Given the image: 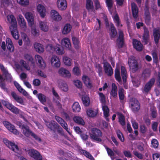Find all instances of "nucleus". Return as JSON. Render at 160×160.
Masks as SVG:
<instances>
[{"label":"nucleus","instance_id":"1","mask_svg":"<svg viewBox=\"0 0 160 160\" xmlns=\"http://www.w3.org/2000/svg\"><path fill=\"white\" fill-rule=\"evenodd\" d=\"M7 20L11 25L9 26V28L12 36L16 39H18L19 38V35L17 30V22L15 18L12 15L7 16Z\"/></svg>","mask_w":160,"mask_h":160},{"label":"nucleus","instance_id":"2","mask_svg":"<svg viewBox=\"0 0 160 160\" xmlns=\"http://www.w3.org/2000/svg\"><path fill=\"white\" fill-rule=\"evenodd\" d=\"M128 63L130 71L132 72H137L141 68V65L138 63L133 56H132L128 58Z\"/></svg>","mask_w":160,"mask_h":160},{"label":"nucleus","instance_id":"3","mask_svg":"<svg viewBox=\"0 0 160 160\" xmlns=\"http://www.w3.org/2000/svg\"><path fill=\"white\" fill-rule=\"evenodd\" d=\"M102 136L101 131L96 128H93L92 129V132L90 135L91 139L98 142H101L102 140L101 137Z\"/></svg>","mask_w":160,"mask_h":160},{"label":"nucleus","instance_id":"4","mask_svg":"<svg viewBox=\"0 0 160 160\" xmlns=\"http://www.w3.org/2000/svg\"><path fill=\"white\" fill-rule=\"evenodd\" d=\"M155 81V79L154 78H152L144 85L141 89L143 94H148L154 85Z\"/></svg>","mask_w":160,"mask_h":160},{"label":"nucleus","instance_id":"5","mask_svg":"<svg viewBox=\"0 0 160 160\" xmlns=\"http://www.w3.org/2000/svg\"><path fill=\"white\" fill-rule=\"evenodd\" d=\"M129 107L134 112L138 111L140 108V104L138 101L135 98H132L130 100Z\"/></svg>","mask_w":160,"mask_h":160},{"label":"nucleus","instance_id":"6","mask_svg":"<svg viewBox=\"0 0 160 160\" xmlns=\"http://www.w3.org/2000/svg\"><path fill=\"white\" fill-rule=\"evenodd\" d=\"M4 143L11 150L15 152L19 153L20 152L18 146L15 143L12 142L6 139L3 140Z\"/></svg>","mask_w":160,"mask_h":160},{"label":"nucleus","instance_id":"7","mask_svg":"<svg viewBox=\"0 0 160 160\" xmlns=\"http://www.w3.org/2000/svg\"><path fill=\"white\" fill-rule=\"evenodd\" d=\"M45 124L47 128L50 129L51 131L55 132L56 130L60 127L59 125L55 121L52 120L50 122H48L44 120Z\"/></svg>","mask_w":160,"mask_h":160},{"label":"nucleus","instance_id":"8","mask_svg":"<svg viewBox=\"0 0 160 160\" xmlns=\"http://www.w3.org/2000/svg\"><path fill=\"white\" fill-rule=\"evenodd\" d=\"M28 154L35 160H42V157L39 152L36 150L32 149L28 151Z\"/></svg>","mask_w":160,"mask_h":160},{"label":"nucleus","instance_id":"9","mask_svg":"<svg viewBox=\"0 0 160 160\" xmlns=\"http://www.w3.org/2000/svg\"><path fill=\"white\" fill-rule=\"evenodd\" d=\"M103 64V68L105 73L108 76H111L113 73V70L111 66L107 61H104Z\"/></svg>","mask_w":160,"mask_h":160},{"label":"nucleus","instance_id":"10","mask_svg":"<svg viewBox=\"0 0 160 160\" xmlns=\"http://www.w3.org/2000/svg\"><path fill=\"white\" fill-rule=\"evenodd\" d=\"M3 123L5 127L9 131L16 135H18L19 134L18 131L16 129L14 126L11 124L9 122L6 121H3Z\"/></svg>","mask_w":160,"mask_h":160},{"label":"nucleus","instance_id":"11","mask_svg":"<svg viewBox=\"0 0 160 160\" xmlns=\"http://www.w3.org/2000/svg\"><path fill=\"white\" fill-rule=\"evenodd\" d=\"M58 73L60 76L68 78H70L71 76L69 71L63 68H61L59 69Z\"/></svg>","mask_w":160,"mask_h":160},{"label":"nucleus","instance_id":"12","mask_svg":"<svg viewBox=\"0 0 160 160\" xmlns=\"http://www.w3.org/2000/svg\"><path fill=\"white\" fill-rule=\"evenodd\" d=\"M5 105L6 107L13 113L17 114H19L21 112L20 110L13 105L12 104L5 102Z\"/></svg>","mask_w":160,"mask_h":160},{"label":"nucleus","instance_id":"13","mask_svg":"<svg viewBox=\"0 0 160 160\" xmlns=\"http://www.w3.org/2000/svg\"><path fill=\"white\" fill-rule=\"evenodd\" d=\"M150 70L148 69H146L142 72L140 77L143 81L145 82L150 77Z\"/></svg>","mask_w":160,"mask_h":160},{"label":"nucleus","instance_id":"14","mask_svg":"<svg viewBox=\"0 0 160 160\" xmlns=\"http://www.w3.org/2000/svg\"><path fill=\"white\" fill-rule=\"evenodd\" d=\"M51 62L52 65L56 68L60 67L61 63L59 59L57 56L53 55L51 59Z\"/></svg>","mask_w":160,"mask_h":160},{"label":"nucleus","instance_id":"15","mask_svg":"<svg viewBox=\"0 0 160 160\" xmlns=\"http://www.w3.org/2000/svg\"><path fill=\"white\" fill-rule=\"evenodd\" d=\"M37 10L42 18H44L46 15V10L45 8L43 5L38 4L37 7Z\"/></svg>","mask_w":160,"mask_h":160},{"label":"nucleus","instance_id":"16","mask_svg":"<svg viewBox=\"0 0 160 160\" xmlns=\"http://www.w3.org/2000/svg\"><path fill=\"white\" fill-rule=\"evenodd\" d=\"M123 34L122 31H119V37L117 39V45L118 48L122 47L123 45Z\"/></svg>","mask_w":160,"mask_h":160},{"label":"nucleus","instance_id":"17","mask_svg":"<svg viewBox=\"0 0 160 160\" xmlns=\"http://www.w3.org/2000/svg\"><path fill=\"white\" fill-rule=\"evenodd\" d=\"M35 58L36 60L38 62V64L39 67L42 69L44 68L46 64L42 57L39 55H35Z\"/></svg>","mask_w":160,"mask_h":160},{"label":"nucleus","instance_id":"18","mask_svg":"<svg viewBox=\"0 0 160 160\" xmlns=\"http://www.w3.org/2000/svg\"><path fill=\"white\" fill-rule=\"evenodd\" d=\"M132 16L134 19H137L138 16V9L137 5L134 2L131 3Z\"/></svg>","mask_w":160,"mask_h":160},{"label":"nucleus","instance_id":"19","mask_svg":"<svg viewBox=\"0 0 160 160\" xmlns=\"http://www.w3.org/2000/svg\"><path fill=\"white\" fill-rule=\"evenodd\" d=\"M20 128L23 130V133L26 137H29L30 135L31 136L32 132L29 129V127L25 124L20 126Z\"/></svg>","mask_w":160,"mask_h":160},{"label":"nucleus","instance_id":"20","mask_svg":"<svg viewBox=\"0 0 160 160\" xmlns=\"http://www.w3.org/2000/svg\"><path fill=\"white\" fill-rule=\"evenodd\" d=\"M144 15L145 16V20L147 24H149L151 20L150 13L148 6L146 4L144 8Z\"/></svg>","mask_w":160,"mask_h":160},{"label":"nucleus","instance_id":"21","mask_svg":"<svg viewBox=\"0 0 160 160\" xmlns=\"http://www.w3.org/2000/svg\"><path fill=\"white\" fill-rule=\"evenodd\" d=\"M57 4L58 8L61 10H65L67 7L66 0H58Z\"/></svg>","mask_w":160,"mask_h":160},{"label":"nucleus","instance_id":"22","mask_svg":"<svg viewBox=\"0 0 160 160\" xmlns=\"http://www.w3.org/2000/svg\"><path fill=\"white\" fill-rule=\"evenodd\" d=\"M51 14L52 19L55 21H59L62 19L61 15L57 11L54 10H52L51 11Z\"/></svg>","mask_w":160,"mask_h":160},{"label":"nucleus","instance_id":"23","mask_svg":"<svg viewBox=\"0 0 160 160\" xmlns=\"http://www.w3.org/2000/svg\"><path fill=\"white\" fill-rule=\"evenodd\" d=\"M39 24V28L42 31L44 32H47L48 31L49 26L46 22L40 21Z\"/></svg>","mask_w":160,"mask_h":160},{"label":"nucleus","instance_id":"24","mask_svg":"<svg viewBox=\"0 0 160 160\" xmlns=\"http://www.w3.org/2000/svg\"><path fill=\"white\" fill-rule=\"evenodd\" d=\"M121 75L122 78L123 79V84L125 88L127 89L128 86L125 84L127 81V74L126 69L123 66L121 67Z\"/></svg>","mask_w":160,"mask_h":160},{"label":"nucleus","instance_id":"25","mask_svg":"<svg viewBox=\"0 0 160 160\" xmlns=\"http://www.w3.org/2000/svg\"><path fill=\"white\" fill-rule=\"evenodd\" d=\"M144 34L143 36V40L145 44H147L149 37V32L148 29L145 27L143 26Z\"/></svg>","mask_w":160,"mask_h":160},{"label":"nucleus","instance_id":"26","mask_svg":"<svg viewBox=\"0 0 160 160\" xmlns=\"http://www.w3.org/2000/svg\"><path fill=\"white\" fill-rule=\"evenodd\" d=\"M153 35L155 42L156 44L158 43L160 38V32L159 29L155 28L153 30Z\"/></svg>","mask_w":160,"mask_h":160},{"label":"nucleus","instance_id":"27","mask_svg":"<svg viewBox=\"0 0 160 160\" xmlns=\"http://www.w3.org/2000/svg\"><path fill=\"white\" fill-rule=\"evenodd\" d=\"M61 44L67 48L70 49L71 47V44L69 39L68 38H63L61 41Z\"/></svg>","mask_w":160,"mask_h":160},{"label":"nucleus","instance_id":"28","mask_svg":"<svg viewBox=\"0 0 160 160\" xmlns=\"http://www.w3.org/2000/svg\"><path fill=\"white\" fill-rule=\"evenodd\" d=\"M133 45L134 48L137 50L141 51L143 48L142 45L140 41L136 40L133 41Z\"/></svg>","mask_w":160,"mask_h":160},{"label":"nucleus","instance_id":"29","mask_svg":"<svg viewBox=\"0 0 160 160\" xmlns=\"http://www.w3.org/2000/svg\"><path fill=\"white\" fill-rule=\"evenodd\" d=\"M25 17L29 24H30L31 25H32L33 24V17L32 13L27 12L25 14Z\"/></svg>","mask_w":160,"mask_h":160},{"label":"nucleus","instance_id":"30","mask_svg":"<svg viewBox=\"0 0 160 160\" xmlns=\"http://www.w3.org/2000/svg\"><path fill=\"white\" fill-rule=\"evenodd\" d=\"M14 84L18 91L21 93H22L23 95L27 96L28 95V93L24 89H23L20 85L16 82H14Z\"/></svg>","mask_w":160,"mask_h":160},{"label":"nucleus","instance_id":"31","mask_svg":"<svg viewBox=\"0 0 160 160\" xmlns=\"http://www.w3.org/2000/svg\"><path fill=\"white\" fill-rule=\"evenodd\" d=\"M34 46L36 51L40 53L43 52L44 51V49L43 46L40 43H35Z\"/></svg>","mask_w":160,"mask_h":160},{"label":"nucleus","instance_id":"32","mask_svg":"<svg viewBox=\"0 0 160 160\" xmlns=\"http://www.w3.org/2000/svg\"><path fill=\"white\" fill-rule=\"evenodd\" d=\"M18 21L21 28L23 30H25L26 28V23L22 15H19Z\"/></svg>","mask_w":160,"mask_h":160},{"label":"nucleus","instance_id":"33","mask_svg":"<svg viewBox=\"0 0 160 160\" xmlns=\"http://www.w3.org/2000/svg\"><path fill=\"white\" fill-rule=\"evenodd\" d=\"M54 50L57 54L59 55H62L64 52L63 47L58 44L57 45L54 47Z\"/></svg>","mask_w":160,"mask_h":160},{"label":"nucleus","instance_id":"34","mask_svg":"<svg viewBox=\"0 0 160 160\" xmlns=\"http://www.w3.org/2000/svg\"><path fill=\"white\" fill-rule=\"evenodd\" d=\"M82 80L86 86L88 88H91L92 87V84L90 78L86 76H83L82 77Z\"/></svg>","mask_w":160,"mask_h":160},{"label":"nucleus","instance_id":"35","mask_svg":"<svg viewBox=\"0 0 160 160\" xmlns=\"http://www.w3.org/2000/svg\"><path fill=\"white\" fill-rule=\"evenodd\" d=\"M142 79L140 77H134L132 78V81L133 85L136 87H139L141 84Z\"/></svg>","mask_w":160,"mask_h":160},{"label":"nucleus","instance_id":"36","mask_svg":"<svg viewBox=\"0 0 160 160\" xmlns=\"http://www.w3.org/2000/svg\"><path fill=\"white\" fill-rule=\"evenodd\" d=\"M117 87L114 83L112 84V90L110 93L114 98L116 97L117 96Z\"/></svg>","mask_w":160,"mask_h":160},{"label":"nucleus","instance_id":"37","mask_svg":"<svg viewBox=\"0 0 160 160\" xmlns=\"http://www.w3.org/2000/svg\"><path fill=\"white\" fill-rule=\"evenodd\" d=\"M86 8L89 12H93V6L92 0H86Z\"/></svg>","mask_w":160,"mask_h":160},{"label":"nucleus","instance_id":"38","mask_svg":"<svg viewBox=\"0 0 160 160\" xmlns=\"http://www.w3.org/2000/svg\"><path fill=\"white\" fill-rule=\"evenodd\" d=\"M6 43L7 49L10 52H13L14 49L11 40L9 38H7Z\"/></svg>","mask_w":160,"mask_h":160},{"label":"nucleus","instance_id":"39","mask_svg":"<svg viewBox=\"0 0 160 160\" xmlns=\"http://www.w3.org/2000/svg\"><path fill=\"white\" fill-rule=\"evenodd\" d=\"M72 28L71 26L69 24H66L64 27L62 32L63 34H66L69 33Z\"/></svg>","mask_w":160,"mask_h":160},{"label":"nucleus","instance_id":"40","mask_svg":"<svg viewBox=\"0 0 160 160\" xmlns=\"http://www.w3.org/2000/svg\"><path fill=\"white\" fill-rule=\"evenodd\" d=\"M59 86L60 88L64 92H67L68 90V87L67 84L63 81L59 82Z\"/></svg>","mask_w":160,"mask_h":160},{"label":"nucleus","instance_id":"41","mask_svg":"<svg viewBox=\"0 0 160 160\" xmlns=\"http://www.w3.org/2000/svg\"><path fill=\"white\" fill-rule=\"evenodd\" d=\"M11 95L17 102L21 104H22L23 103V101L22 98L21 97L17 95L15 92H12L11 93Z\"/></svg>","mask_w":160,"mask_h":160},{"label":"nucleus","instance_id":"42","mask_svg":"<svg viewBox=\"0 0 160 160\" xmlns=\"http://www.w3.org/2000/svg\"><path fill=\"white\" fill-rule=\"evenodd\" d=\"M110 30L111 32L110 35L111 38L112 39L115 38L117 34V32L115 27L112 23H111L110 24Z\"/></svg>","mask_w":160,"mask_h":160},{"label":"nucleus","instance_id":"43","mask_svg":"<svg viewBox=\"0 0 160 160\" xmlns=\"http://www.w3.org/2000/svg\"><path fill=\"white\" fill-rule=\"evenodd\" d=\"M98 113L97 110H94L92 108H89L87 109V113L89 117H95Z\"/></svg>","mask_w":160,"mask_h":160},{"label":"nucleus","instance_id":"44","mask_svg":"<svg viewBox=\"0 0 160 160\" xmlns=\"http://www.w3.org/2000/svg\"><path fill=\"white\" fill-rule=\"evenodd\" d=\"M73 120L74 121L80 125H84V122L82 118L80 116H76L73 118Z\"/></svg>","mask_w":160,"mask_h":160},{"label":"nucleus","instance_id":"45","mask_svg":"<svg viewBox=\"0 0 160 160\" xmlns=\"http://www.w3.org/2000/svg\"><path fill=\"white\" fill-rule=\"evenodd\" d=\"M37 97L38 98L40 102L43 104H44L46 101V96L41 93H39L37 94Z\"/></svg>","mask_w":160,"mask_h":160},{"label":"nucleus","instance_id":"46","mask_svg":"<svg viewBox=\"0 0 160 160\" xmlns=\"http://www.w3.org/2000/svg\"><path fill=\"white\" fill-rule=\"evenodd\" d=\"M72 108L73 111L76 112H79L81 110V108L78 103L77 102L73 104Z\"/></svg>","mask_w":160,"mask_h":160},{"label":"nucleus","instance_id":"47","mask_svg":"<svg viewBox=\"0 0 160 160\" xmlns=\"http://www.w3.org/2000/svg\"><path fill=\"white\" fill-rule=\"evenodd\" d=\"M105 148L107 151L108 153L109 156H110L112 160H114L115 158V154L114 153L113 151L110 148H109L107 147H105Z\"/></svg>","mask_w":160,"mask_h":160},{"label":"nucleus","instance_id":"48","mask_svg":"<svg viewBox=\"0 0 160 160\" xmlns=\"http://www.w3.org/2000/svg\"><path fill=\"white\" fill-rule=\"evenodd\" d=\"M82 100L84 105L88 106L89 104V99L88 96L86 95H83L82 97Z\"/></svg>","mask_w":160,"mask_h":160},{"label":"nucleus","instance_id":"49","mask_svg":"<svg viewBox=\"0 0 160 160\" xmlns=\"http://www.w3.org/2000/svg\"><path fill=\"white\" fill-rule=\"evenodd\" d=\"M5 79L2 77V75L0 74V86L4 90H7V89L6 88L5 83L4 81Z\"/></svg>","mask_w":160,"mask_h":160},{"label":"nucleus","instance_id":"50","mask_svg":"<svg viewBox=\"0 0 160 160\" xmlns=\"http://www.w3.org/2000/svg\"><path fill=\"white\" fill-rule=\"evenodd\" d=\"M115 76L116 79L119 82H121V78L120 76V72L118 68H116L115 70Z\"/></svg>","mask_w":160,"mask_h":160},{"label":"nucleus","instance_id":"51","mask_svg":"<svg viewBox=\"0 0 160 160\" xmlns=\"http://www.w3.org/2000/svg\"><path fill=\"white\" fill-rule=\"evenodd\" d=\"M124 90L121 88H120L118 90V94L119 98L120 100H123L124 98V96L123 94Z\"/></svg>","mask_w":160,"mask_h":160},{"label":"nucleus","instance_id":"52","mask_svg":"<svg viewBox=\"0 0 160 160\" xmlns=\"http://www.w3.org/2000/svg\"><path fill=\"white\" fill-rule=\"evenodd\" d=\"M20 63L22 66L24 67L27 70L29 71L30 70V67L24 60H21Z\"/></svg>","mask_w":160,"mask_h":160},{"label":"nucleus","instance_id":"53","mask_svg":"<svg viewBox=\"0 0 160 160\" xmlns=\"http://www.w3.org/2000/svg\"><path fill=\"white\" fill-rule=\"evenodd\" d=\"M151 115L152 118H156L157 116V113L156 108L154 107H152L150 109Z\"/></svg>","mask_w":160,"mask_h":160},{"label":"nucleus","instance_id":"54","mask_svg":"<svg viewBox=\"0 0 160 160\" xmlns=\"http://www.w3.org/2000/svg\"><path fill=\"white\" fill-rule=\"evenodd\" d=\"M95 67L99 76H102V69L101 65L99 64H96Z\"/></svg>","mask_w":160,"mask_h":160},{"label":"nucleus","instance_id":"55","mask_svg":"<svg viewBox=\"0 0 160 160\" xmlns=\"http://www.w3.org/2000/svg\"><path fill=\"white\" fill-rule=\"evenodd\" d=\"M81 153L83 154L86 157L89 158L91 160H94L93 157L88 152H87L86 151L82 150Z\"/></svg>","mask_w":160,"mask_h":160},{"label":"nucleus","instance_id":"56","mask_svg":"<svg viewBox=\"0 0 160 160\" xmlns=\"http://www.w3.org/2000/svg\"><path fill=\"white\" fill-rule=\"evenodd\" d=\"M118 115H119V121L120 123L122 126L124 125L125 124V122L124 117L123 115L121 113H119Z\"/></svg>","mask_w":160,"mask_h":160},{"label":"nucleus","instance_id":"57","mask_svg":"<svg viewBox=\"0 0 160 160\" xmlns=\"http://www.w3.org/2000/svg\"><path fill=\"white\" fill-rule=\"evenodd\" d=\"M102 110L103 111L105 117H108L109 115V109L108 107L106 106H102Z\"/></svg>","mask_w":160,"mask_h":160},{"label":"nucleus","instance_id":"58","mask_svg":"<svg viewBox=\"0 0 160 160\" xmlns=\"http://www.w3.org/2000/svg\"><path fill=\"white\" fill-rule=\"evenodd\" d=\"M72 40L75 48H78L79 47V41L78 38L74 37H72Z\"/></svg>","mask_w":160,"mask_h":160},{"label":"nucleus","instance_id":"59","mask_svg":"<svg viewBox=\"0 0 160 160\" xmlns=\"http://www.w3.org/2000/svg\"><path fill=\"white\" fill-rule=\"evenodd\" d=\"M61 126L65 129L68 133L70 134H71V132H69V129L68 128V124L64 120L60 124Z\"/></svg>","mask_w":160,"mask_h":160},{"label":"nucleus","instance_id":"60","mask_svg":"<svg viewBox=\"0 0 160 160\" xmlns=\"http://www.w3.org/2000/svg\"><path fill=\"white\" fill-rule=\"evenodd\" d=\"M31 33L34 36H38L39 35V31L34 26H32L31 28Z\"/></svg>","mask_w":160,"mask_h":160},{"label":"nucleus","instance_id":"61","mask_svg":"<svg viewBox=\"0 0 160 160\" xmlns=\"http://www.w3.org/2000/svg\"><path fill=\"white\" fill-rule=\"evenodd\" d=\"M17 2L21 5L26 6L29 4L28 0H17Z\"/></svg>","mask_w":160,"mask_h":160},{"label":"nucleus","instance_id":"62","mask_svg":"<svg viewBox=\"0 0 160 160\" xmlns=\"http://www.w3.org/2000/svg\"><path fill=\"white\" fill-rule=\"evenodd\" d=\"M116 132L117 136L120 140L122 142H124V139L121 132L119 130H118Z\"/></svg>","mask_w":160,"mask_h":160},{"label":"nucleus","instance_id":"63","mask_svg":"<svg viewBox=\"0 0 160 160\" xmlns=\"http://www.w3.org/2000/svg\"><path fill=\"white\" fill-rule=\"evenodd\" d=\"M24 59L26 60L31 62L32 63H34V62L33 60V58L29 54H26L24 56Z\"/></svg>","mask_w":160,"mask_h":160},{"label":"nucleus","instance_id":"64","mask_svg":"<svg viewBox=\"0 0 160 160\" xmlns=\"http://www.w3.org/2000/svg\"><path fill=\"white\" fill-rule=\"evenodd\" d=\"M3 74L6 77L7 80L10 82L11 81L12 79V76L11 74L8 73V70L3 73Z\"/></svg>","mask_w":160,"mask_h":160}]
</instances>
